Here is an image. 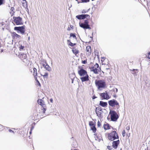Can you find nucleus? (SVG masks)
<instances>
[{
    "instance_id": "obj_29",
    "label": "nucleus",
    "mask_w": 150,
    "mask_h": 150,
    "mask_svg": "<svg viewBox=\"0 0 150 150\" xmlns=\"http://www.w3.org/2000/svg\"><path fill=\"white\" fill-rule=\"evenodd\" d=\"M68 42H69V43L68 44V45L69 46H70L71 47H73L74 45H76V43H73L71 42L69 40H67Z\"/></svg>"
},
{
    "instance_id": "obj_32",
    "label": "nucleus",
    "mask_w": 150,
    "mask_h": 150,
    "mask_svg": "<svg viewBox=\"0 0 150 150\" xmlns=\"http://www.w3.org/2000/svg\"><path fill=\"white\" fill-rule=\"evenodd\" d=\"M70 35L71 37H72L73 38L76 39V37L75 34L72 33H71L70 34Z\"/></svg>"
},
{
    "instance_id": "obj_45",
    "label": "nucleus",
    "mask_w": 150,
    "mask_h": 150,
    "mask_svg": "<svg viewBox=\"0 0 150 150\" xmlns=\"http://www.w3.org/2000/svg\"><path fill=\"white\" fill-rule=\"evenodd\" d=\"M8 131L10 132H13V133H14V132L12 130H11V129H9L8 130Z\"/></svg>"
},
{
    "instance_id": "obj_16",
    "label": "nucleus",
    "mask_w": 150,
    "mask_h": 150,
    "mask_svg": "<svg viewBox=\"0 0 150 150\" xmlns=\"http://www.w3.org/2000/svg\"><path fill=\"white\" fill-rule=\"evenodd\" d=\"M11 36L12 38L13 39H20L21 38V36L17 34L15 32H13L11 33Z\"/></svg>"
},
{
    "instance_id": "obj_46",
    "label": "nucleus",
    "mask_w": 150,
    "mask_h": 150,
    "mask_svg": "<svg viewBox=\"0 0 150 150\" xmlns=\"http://www.w3.org/2000/svg\"><path fill=\"white\" fill-rule=\"evenodd\" d=\"M86 11L85 10H83L82 11V13H86Z\"/></svg>"
},
{
    "instance_id": "obj_43",
    "label": "nucleus",
    "mask_w": 150,
    "mask_h": 150,
    "mask_svg": "<svg viewBox=\"0 0 150 150\" xmlns=\"http://www.w3.org/2000/svg\"><path fill=\"white\" fill-rule=\"evenodd\" d=\"M126 129L127 130H129V129H130V128H129V126H126Z\"/></svg>"
},
{
    "instance_id": "obj_22",
    "label": "nucleus",
    "mask_w": 150,
    "mask_h": 150,
    "mask_svg": "<svg viewBox=\"0 0 150 150\" xmlns=\"http://www.w3.org/2000/svg\"><path fill=\"white\" fill-rule=\"evenodd\" d=\"M72 51L76 56H77V54L79 52L78 50L76 49L75 47H73L72 48Z\"/></svg>"
},
{
    "instance_id": "obj_3",
    "label": "nucleus",
    "mask_w": 150,
    "mask_h": 150,
    "mask_svg": "<svg viewBox=\"0 0 150 150\" xmlns=\"http://www.w3.org/2000/svg\"><path fill=\"white\" fill-rule=\"evenodd\" d=\"M107 138L109 140L113 141L116 139H118L119 136L116 131H113L107 134Z\"/></svg>"
},
{
    "instance_id": "obj_38",
    "label": "nucleus",
    "mask_w": 150,
    "mask_h": 150,
    "mask_svg": "<svg viewBox=\"0 0 150 150\" xmlns=\"http://www.w3.org/2000/svg\"><path fill=\"white\" fill-rule=\"evenodd\" d=\"M122 136L123 137H124L125 136V134H126V132H125V130H123V131L122 132Z\"/></svg>"
},
{
    "instance_id": "obj_47",
    "label": "nucleus",
    "mask_w": 150,
    "mask_h": 150,
    "mask_svg": "<svg viewBox=\"0 0 150 150\" xmlns=\"http://www.w3.org/2000/svg\"><path fill=\"white\" fill-rule=\"evenodd\" d=\"M50 102L51 103H53V99L52 98H51L50 99Z\"/></svg>"
},
{
    "instance_id": "obj_39",
    "label": "nucleus",
    "mask_w": 150,
    "mask_h": 150,
    "mask_svg": "<svg viewBox=\"0 0 150 150\" xmlns=\"http://www.w3.org/2000/svg\"><path fill=\"white\" fill-rule=\"evenodd\" d=\"M81 2L83 3H86L89 2L90 1L89 0H81Z\"/></svg>"
},
{
    "instance_id": "obj_26",
    "label": "nucleus",
    "mask_w": 150,
    "mask_h": 150,
    "mask_svg": "<svg viewBox=\"0 0 150 150\" xmlns=\"http://www.w3.org/2000/svg\"><path fill=\"white\" fill-rule=\"evenodd\" d=\"M33 75L34 78H37V69L35 68H33Z\"/></svg>"
},
{
    "instance_id": "obj_37",
    "label": "nucleus",
    "mask_w": 150,
    "mask_h": 150,
    "mask_svg": "<svg viewBox=\"0 0 150 150\" xmlns=\"http://www.w3.org/2000/svg\"><path fill=\"white\" fill-rule=\"evenodd\" d=\"M82 63L83 64H85L87 63V59H86V60L82 61Z\"/></svg>"
},
{
    "instance_id": "obj_2",
    "label": "nucleus",
    "mask_w": 150,
    "mask_h": 150,
    "mask_svg": "<svg viewBox=\"0 0 150 150\" xmlns=\"http://www.w3.org/2000/svg\"><path fill=\"white\" fill-rule=\"evenodd\" d=\"M95 83L98 89H99L104 88L106 87V82L104 80H96Z\"/></svg>"
},
{
    "instance_id": "obj_19",
    "label": "nucleus",
    "mask_w": 150,
    "mask_h": 150,
    "mask_svg": "<svg viewBox=\"0 0 150 150\" xmlns=\"http://www.w3.org/2000/svg\"><path fill=\"white\" fill-rule=\"evenodd\" d=\"M101 61L103 64L108 65V61L107 59L105 57H102L101 58Z\"/></svg>"
},
{
    "instance_id": "obj_30",
    "label": "nucleus",
    "mask_w": 150,
    "mask_h": 150,
    "mask_svg": "<svg viewBox=\"0 0 150 150\" xmlns=\"http://www.w3.org/2000/svg\"><path fill=\"white\" fill-rule=\"evenodd\" d=\"M130 70L132 71L131 73L133 74H135L138 72V69H133L132 70Z\"/></svg>"
},
{
    "instance_id": "obj_51",
    "label": "nucleus",
    "mask_w": 150,
    "mask_h": 150,
    "mask_svg": "<svg viewBox=\"0 0 150 150\" xmlns=\"http://www.w3.org/2000/svg\"><path fill=\"white\" fill-rule=\"evenodd\" d=\"M110 69V68H109H109H106V69Z\"/></svg>"
},
{
    "instance_id": "obj_11",
    "label": "nucleus",
    "mask_w": 150,
    "mask_h": 150,
    "mask_svg": "<svg viewBox=\"0 0 150 150\" xmlns=\"http://www.w3.org/2000/svg\"><path fill=\"white\" fill-rule=\"evenodd\" d=\"M18 56L24 62L27 63L28 62V60L27 58L26 54L24 53L19 54Z\"/></svg>"
},
{
    "instance_id": "obj_12",
    "label": "nucleus",
    "mask_w": 150,
    "mask_h": 150,
    "mask_svg": "<svg viewBox=\"0 0 150 150\" xmlns=\"http://www.w3.org/2000/svg\"><path fill=\"white\" fill-rule=\"evenodd\" d=\"M14 30L18 32L20 31L22 34L23 35L25 32V26L23 25L20 27H15L14 28Z\"/></svg>"
},
{
    "instance_id": "obj_6",
    "label": "nucleus",
    "mask_w": 150,
    "mask_h": 150,
    "mask_svg": "<svg viewBox=\"0 0 150 150\" xmlns=\"http://www.w3.org/2000/svg\"><path fill=\"white\" fill-rule=\"evenodd\" d=\"M88 20H85L83 23H79L80 26L84 29H91V28L90 27L88 24Z\"/></svg>"
},
{
    "instance_id": "obj_20",
    "label": "nucleus",
    "mask_w": 150,
    "mask_h": 150,
    "mask_svg": "<svg viewBox=\"0 0 150 150\" xmlns=\"http://www.w3.org/2000/svg\"><path fill=\"white\" fill-rule=\"evenodd\" d=\"M96 112L98 116H100L101 112H102V109L101 108H96L95 109Z\"/></svg>"
},
{
    "instance_id": "obj_27",
    "label": "nucleus",
    "mask_w": 150,
    "mask_h": 150,
    "mask_svg": "<svg viewBox=\"0 0 150 150\" xmlns=\"http://www.w3.org/2000/svg\"><path fill=\"white\" fill-rule=\"evenodd\" d=\"M40 75L43 76L44 78H47L48 77V74L47 72H45L44 74H40Z\"/></svg>"
},
{
    "instance_id": "obj_35",
    "label": "nucleus",
    "mask_w": 150,
    "mask_h": 150,
    "mask_svg": "<svg viewBox=\"0 0 150 150\" xmlns=\"http://www.w3.org/2000/svg\"><path fill=\"white\" fill-rule=\"evenodd\" d=\"M146 57L147 58L150 59V52H149L146 55Z\"/></svg>"
},
{
    "instance_id": "obj_13",
    "label": "nucleus",
    "mask_w": 150,
    "mask_h": 150,
    "mask_svg": "<svg viewBox=\"0 0 150 150\" xmlns=\"http://www.w3.org/2000/svg\"><path fill=\"white\" fill-rule=\"evenodd\" d=\"M76 17L79 20L84 19L86 18H87L86 20H88L89 19L90 16L87 14H81L76 16Z\"/></svg>"
},
{
    "instance_id": "obj_41",
    "label": "nucleus",
    "mask_w": 150,
    "mask_h": 150,
    "mask_svg": "<svg viewBox=\"0 0 150 150\" xmlns=\"http://www.w3.org/2000/svg\"><path fill=\"white\" fill-rule=\"evenodd\" d=\"M107 148L109 150H111L112 149V148L111 146H107Z\"/></svg>"
},
{
    "instance_id": "obj_21",
    "label": "nucleus",
    "mask_w": 150,
    "mask_h": 150,
    "mask_svg": "<svg viewBox=\"0 0 150 150\" xmlns=\"http://www.w3.org/2000/svg\"><path fill=\"white\" fill-rule=\"evenodd\" d=\"M42 65L47 70L49 71H50L51 70V67L48 65L47 63L45 62L44 63H43Z\"/></svg>"
},
{
    "instance_id": "obj_14",
    "label": "nucleus",
    "mask_w": 150,
    "mask_h": 150,
    "mask_svg": "<svg viewBox=\"0 0 150 150\" xmlns=\"http://www.w3.org/2000/svg\"><path fill=\"white\" fill-rule=\"evenodd\" d=\"M100 96L102 98V99L108 100L110 98L107 91H105V93H101L100 94Z\"/></svg>"
},
{
    "instance_id": "obj_10",
    "label": "nucleus",
    "mask_w": 150,
    "mask_h": 150,
    "mask_svg": "<svg viewBox=\"0 0 150 150\" xmlns=\"http://www.w3.org/2000/svg\"><path fill=\"white\" fill-rule=\"evenodd\" d=\"M13 18L14 22L16 25H21L23 24L22 18L19 16L13 17Z\"/></svg>"
},
{
    "instance_id": "obj_23",
    "label": "nucleus",
    "mask_w": 150,
    "mask_h": 150,
    "mask_svg": "<svg viewBox=\"0 0 150 150\" xmlns=\"http://www.w3.org/2000/svg\"><path fill=\"white\" fill-rule=\"evenodd\" d=\"M15 12V8L13 7H11L10 10L9 12L10 14L11 15V16H13Z\"/></svg>"
},
{
    "instance_id": "obj_28",
    "label": "nucleus",
    "mask_w": 150,
    "mask_h": 150,
    "mask_svg": "<svg viewBox=\"0 0 150 150\" xmlns=\"http://www.w3.org/2000/svg\"><path fill=\"white\" fill-rule=\"evenodd\" d=\"M23 6L25 8L27 7V4L26 1H22Z\"/></svg>"
},
{
    "instance_id": "obj_24",
    "label": "nucleus",
    "mask_w": 150,
    "mask_h": 150,
    "mask_svg": "<svg viewBox=\"0 0 150 150\" xmlns=\"http://www.w3.org/2000/svg\"><path fill=\"white\" fill-rule=\"evenodd\" d=\"M103 127L104 129L105 130H106L110 129L111 126H110L108 124L106 123V124H104Z\"/></svg>"
},
{
    "instance_id": "obj_18",
    "label": "nucleus",
    "mask_w": 150,
    "mask_h": 150,
    "mask_svg": "<svg viewBox=\"0 0 150 150\" xmlns=\"http://www.w3.org/2000/svg\"><path fill=\"white\" fill-rule=\"evenodd\" d=\"M120 144V140L118 139L116 141H113L112 142V146L115 149L117 148L118 145Z\"/></svg>"
},
{
    "instance_id": "obj_40",
    "label": "nucleus",
    "mask_w": 150,
    "mask_h": 150,
    "mask_svg": "<svg viewBox=\"0 0 150 150\" xmlns=\"http://www.w3.org/2000/svg\"><path fill=\"white\" fill-rule=\"evenodd\" d=\"M101 124L100 122L99 121H98L97 123V126L98 127H99L100 126Z\"/></svg>"
},
{
    "instance_id": "obj_7",
    "label": "nucleus",
    "mask_w": 150,
    "mask_h": 150,
    "mask_svg": "<svg viewBox=\"0 0 150 150\" xmlns=\"http://www.w3.org/2000/svg\"><path fill=\"white\" fill-rule=\"evenodd\" d=\"M37 102L38 104L40 105H41L43 108L41 109V110L42 112V113L43 114H45V112L46 110V106L45 103V102L44 100L42 99H39L37 100Z\"/></svg>"
},
{
    "instance_id": "obj_15",
    "label": "nucleus",
    "mask_w": 150,
    "mask_h": 150,
    "mask_svg": "<svg viewBox=\"0 0 150 150\" xmlns=\"http://www.w3.org/2000/svg\"><path fill=\"white\" fill-rule=\"evenodd\" d=\"M89 125L91 127V129L93 131V132L95 133L96 131V129L95 127V123L93 121L89 122Z\"/></svg>"
},
{
    "instance_id": "obj_31",
    "label": "nucleus",
    "mask_w": 150,
    "mask_h": 150,
    "mask_svg": "<svg viewBox=\"0 0 150 150\" xmlns=\"http://www.w3.org/2000/svg\"><path fill=\"white\" fill-rule=\"evenodd\" d=\"M34 79H35V80L36 81V84L38 85V86H39V87H40L41 84H40V83L39 82V81L37 79V78H36H36H34Z\"/></svg>"
},
{
    "instance_id": "obj_52",
    "label": "nucleus",
    "mask_w": 150,
    "mask_h": 150,
    "mask_svg": "<svg viewBox=\"0 0 150 150\" xmlns=\"http://www.w3.org/2000/svg\"><path fill=\"white\" fill-rule=\"evenodd\" d=\"M22 1H26V0H22Z\"/></svg>"
},
{
    "instance_id": "obj_42",
    "label": "nucleus",
    "mask_w": 150,
    "mask_h": 150,
    "mask_svg": "<svg viewBox=\"0 0 150 150\" xmlns=\"http://www.w3.org/2000/svg\"><path fill=\"white\" fill-rule=\"evenodd\" d=\"M3 129V126L0 124V131H1Z\"/></svg>"
},
{
    "instance_id": "obj_8",
    "label": "nucleus",
    "mask_w": 150,
    "mask_h": 150,
    "mask_svg": "<svg viewBox=\"0 0 150 150\" xmlns=\"http://www.w3.org/2000/svg\"><path fill=\"white\" fill-rule=\"evenodd\" d=\"M108 103L109 105L113 107H115L117 109L120 107L119 103L116 100L113 99L108 101Z\"/></svg>"
},
{
    "instance_id": "obj_50",
    "label": "nucleus",
    "mask_w": 150,
    "mask_h": 150,
    "mask_svg": "<svg viewBox=\"0 0 150 150\" xmlns=\"http://www.w3.org/2000/svg\"><path fill=\"white\" fill-rule=\"evenodd\" d=\"M113 97L114 98H115L116 97V95H114L113 96Z\"/></svg>"
},
{
    "instance_id": "obj_9",
    "label": "nucleus",
    "mask_w": 150,
    "mask_h": 150,
    "mask_svg": "<svg viewBox=\"0 0 150 150\" xmlns=\"http://www.w3.org/2000/svg\"><path fill=\"white\" fill-rule=\"evenodd\" d=\"M110 115L111 120L113 121H115L117 120L119 117L117 114L114 110H110Z\"/></svg>"
},
{
    "instance_id": "obj_17",
    "label": "nucleus",
    "mask_w": 150,
    "mask_h": 150,
    "mask_svg": "<svg viewBox=\"0 0 150 150\" xmlns=\"http://www.w3.org/2000/svg\"><path fill=\"white\" fill-rule=\"evenodd\" d=\"M91 47L90 46H88L86 47V56L87 57L89 56L91 54Z\"/></svg>"
},
{
    "instance_id": "obj_25",
    "label": "nucleus",
    "mask_w": 150,
    "mask_h": 150,
    "mask_svg": "<svg viewBox=\"0 0 150 150\" xmlns=\"http://www.w3.org/2000/svg\"><path fill=\"white\" fill-rule=\"evenodd\" d=\"M99 105L104 107H105L107 106L108 104L106 102H104L103 101H100V103H99Z\"/></svg>"
},
{
    "instance_id": "obj_4",
    "label": "nucleus",
    "mask_w": 150,
    "mask_h": 150,
    "mask_svg": "<svg viewBox=\"0 0 150 150\" xmlns=\"http://www.w3.org/2000/svg\"><path fill=\"white\" fill-rule=\"evenodd\" d=\"M91 71L93 72L96 74H98L100 71L101 69L99 64L96 63L95 65L90 68Z\"/></svg>"
},
{
    "instance_id": "obj_34",
    "label": "nucleus",
    "mask_w": 150,
    "mask_h": 150,
    "mask_svg": "<svg viewBox=\"0 0 150 150\" xmlns=\"http://www.w3.org/2000/svg\"><path fill=\"white\" fill-rule=\"evenodd\" d=\"M24 48V46H22V45H21L19 47V49L20 51L23 50Z\"/></svg>"
},
{
    "instance_id": "obj_48",
    "label": "nucleus",
    "mask_w": 150,
    "mask_h": 150,
    "mask_svg": "<svg viewBox=\"0 0 150 150\" xmlns=\"http://www.w3.org/2000/svg\"><path fill=\"white\" fill-rule=\"evenodd\" d=\"M97 97H96L95 96H93L92 97V99H94L96 98Z\"/></svg>"
},
{
    "instance_id": "obj_1",
    "label": "nucleus",
    "mask_w": 150,
    "mask_h": 150,
    "mask_svg": "<svg viewBox=\"0 0 150 150\" xmlns=\"http://www.w3.org/2000/svg\"><path fill=\"white\" fill-rule=\"evenodd\" d=\"M78 74L81 76L80 79L82 82L89 81V76L86 70L82 68H81L78 71Z\"/></svg>"
},
{
    "instance_id": "obj_33",
    "label": "nucleus",
    "mask_w": 150,
    "mask_h": 150,
    "mask_svg": "<svg viewBox=\"0 0 150 150\" xmlns=\"http://www.w3.org/2000/svg\"><path fill=\"white\" fill-rule=\"evenodd\" d=\"M5 0H0V6L4 4Z\"/></svg>"
},
{
    "instance_id": "obj_49",
    "label": "nucleus",
    "mask_w": 150,
    "mask_h": 150,
    "mask_svg": "<svg viewBox=\"0 0 150 150\" xmlns=\"http://www.w3.org/2000/svg\"><path fill=\"white\" fill-rule=\"evenodd\" d=\"M70 28L69 27L68 28H67V30H68V31H70Z\"/></svg>"
},
{
    "instance_id": "obj_5",
    "label": "nucleus",
    "mask_w": 150,
    "mask_h": 150,
    "mask_svg": "<svg viewBox=\"0 0 150 150\" xmlns=\"http://www.w3.org/2000/svg\"><path fill=\"white\" fill-rule=\"evenodd\" d=\"M42 112L41 111V112H39L38 114L37 112H35L31 116V119L33 120H36L40 118H42L45 116V114L42 113Z\"/></svg>"
},
{
    "instance_id": "obj_44",
    "label": "nucleus",
    "mask_w": 150,
    "mask_h": 150,
    "mask_svg": "<svg viewBox=\"0 0 150 150\" xmlns=\"http://www.w3.org/2000/svg\"><path fill=\"white\" fill-rule=\"evenodd\" d=\"M113 91H115V90L116 92L117 93L118 92V90L116 88H115L113 89Z\"/></svg>"
},
{
    "instance_id": "obj_36",
    "label": "nucleus",
    "mask_w": 150,
    "mask_h": 150,
    "mask_svg": "<svg viewBox=\"0 0 150 150\" xmlns=\"http://www.w3.org/2000/svg\"><path fill=\"white\" fill-rule=\"evenodd\" d=\"M34 128V127L32 126L30 128V131L29 132L30 135H31V134L32 131L33 129Z\"/></svg>"
}]
</instances>
